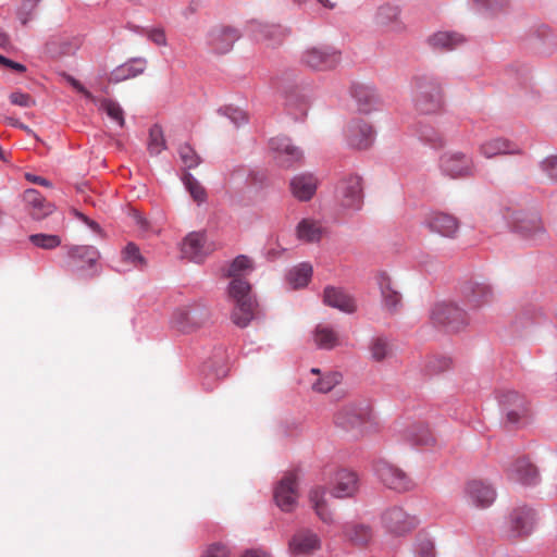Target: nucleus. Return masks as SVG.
I'll list each match as a JSON object with an SVG mask.
<instances>
[{"mask_svg": "<svg viewBox=\"0 0 557 557\" xmlns=\"http://www.w3.org/2000/svg\"><path fill=\"white\" fill-rule=\"evenodd\" d=\"M251 271V260L242 255L231 262L225 273L231 278L227 287L228 299L233 304L231 319L239 327H246L256 317L257 302L246 280Z\"/></svg>", "mask_w": 557, "mask_h": 557, "instance_id": "nucleus-1", "label": "nucleus"}, {"mask_svg": "<svg viewBox=\"0 0 557 557\" xmlns=\"http://www.w3.org/2000/svg\"><path fill=\"white\" fill-rule=\"evenodd\" d=\"M414 107L422 114H433L442 110L443 91L434 77L419 76L414 79Z\"/></svg>", "mask_w": 557, "mask_h": 557, "instance_id": "nucleus-2", "label": "nucleus"}, {"mask_svg": "<svg viewBox=\"0 0 557 557\" xmlns=\"http://www.w3.org/2000/svg\"><path fill=\"white\" fill-rule=\"evenodd\" d=\"M432 323L446 332L458 333L469 325L467 312L453 301L436 302L430 311Z\"/></svg>", "mask_w": 557, "mask_h": 557, "instance_id": "nucleus-3", "label": "nucleus"}, {"mask_svg": "<svg viewBox=\"0 0 557 557\" xmlns=\"http://www.w3.org/2000/svg\"><path fill=\"white\" fill-rule=\"evenodd\" d=\"M206 306L194 304L177 307L171 315V325L182 333L194 332L210 321Z\"/></svg>", "mask_w": 557, "mask_h": 557, "instance_id": "nucleus-4", "label": "nucleus"}, {"mask_svg": "<svg viewBox=\"0 0 557 557\" xmlns=\"http://www.w3.org/2000/svg\"><path fill=\"white\" fill-rule=\"evenodd\" d=\"M372 417V408L366 401H354L344 405L334 417L335 424L347 431L361 433V426Z\"/></svg>", "mask_w": 557, "mask_h": 557, "instance_id": "nucleus-5", "label": "nucleus"}, {"mask_svg": "<svg viewBox=\"0 0 557 557\" xmlns=\"http://www.w3.org/2000/svg\"><path fill=\"white\" fill-rule=\"evenodd\" d=\"M339 62L341 52L329 46L309 47L301 53V63L312 70H332Z\"/></svg>", "mask_w": 557, "mask_h": 557, "instance_id": "nucleus-6", "label": "nucleus"}, {"mask_svg": "<svg viewBox=\"0 0 557 557\" xmlns=\"http://www.w3.org/2000/svg\"><path fill=\"white\" fill-rule=\"evenodd\" d=\"M511 225L515 233L530 242H537L546 236L542 219L536 212H516Z\"/></svg>", "mask_w": 557, "mask_h": 557, "instance_id": "nucleus-7", "label": "nucleus"}, {"mask_svg": "<svg viewBox=\"0 0 557 557\" xmlns=\"http://www.w3.org/2000/svg\"><path fill=\"white\" fill-rule=\"evenodd\" d=\"M440 169L450 178H463L473 175L474 162L463 152L449 151L441 156Z\"/></svg>", "mask_w": 557, "mask_h": 557, "instance_id": "nucleus-8", "label": "nucleus"}, {"mask_svg": "<svg viewBox=\"0 0 557 557\" xmlns=\"http://www.w3.org/2000/svg\"><path fill=\"white\" fill-rule=\"evenodd\" d=\"M375 471L382 483L388 488L406 492L414 486L408 473L386 460L377 461Z\"/></svg>", "mask_w": 557, "mask_h": 557, "instance_id": "nucleus-9", "label": "nucleus"}, {"mask_svg": "<svg viewBox=\"0 0 557 557\" xmlns=\"http://www.w3.org/2000/svg\"><path fill=\"white\" fill-rule=\"evenodd\" d=\"M269 147L275 163L281 168L289 169L302 159L301 150L294 146L289 138H271Z\"/></svg>", "mask_w": 557, "mask_h": 557, "instance_id": "nucleus-10", "label": "nucleus"}, {"mask_svg": "<svg viewBox=\"0 0 557 557\" xmlns=\"http://www.w3.org/2000/svg\"><path fill=\"white\" fill-rule=\"evenodd\" d=\"M465 496L473 507L486 509L495 502L497 493L490 483L482 480H471L466 484Z\"/></svg>", "mask_w": 557, "mask_h": 557, "instance_id": "nucleus-11", "label": "nucleus"}, {"mask_svg": "<svg viewBox=\"0 0 557 557\" xmlns=\"http://www.w3.org/2000/svg\"><path fill=\"white\" fill-rule=\"evenodd\" d=\"M239 36V32L232 26L216 25L208 32L207 44L214 53L224 54L232 50Z\"/></svg>", "mask_w": 557, "mask_h": 557, "instance_id": "nucleus-12", "label": "nucleus"}, {"mask_svg": "<svg viewBox=\"0 0 557 557\" xmlns=\"http://www.w3.org/2000/svg\"><path fill=\"white\" fill-rule=\"evenodd\" d=\"M298 499V482L296 474L287 473L282 478L274 490V500L281 510L290 512L295 509Z\"/></svg>", "mask_w": 557, "mask_h": 557, "instance_id": "nucleus-13", "label": "nucleus"}, {"mask_svg": "<svg viewBox=\"0 0 557 557\" xmlns=\"http://www.w3.org/2000/svg\"><path fill=\"white\" fill-rule=\"evenodd\" d=\"M382 522L391 533L403 534L411 531L417 525L418 520L401 507L393 506L383 512Z\"/></svg>", "mask_w": 557, "mask_h": 557, "instance_id": "nucleus-14", "label": "nucleus"}, {"mask_svg": "<svg viewBox=\"0 0 557 557\" xmlns=\"http://www.w3.org/2000/svg\"><path fill=\"white\" fill-rule=\"evenodd\" d=\"M372 21L374 26L383 32L401 33L406 28L400 20L399 8L389 3L377 7Z\"/></svg>", "mask_w": 557, "mask_h": 557, "instance_id": "nucleus-15", "label": "nucleus"}, {"mask_svg": "<svg viewBox=\"0 0 557 557\" xmlns=\"http://www.w3.org/2000/svg\"><path fill=\"white\" fill-rule=\"evenodd\" d=\"M508 523L513 536L525 537L533 531L535 513L527 506L517 507L510 512Z\"/></svg>", "mask_w": 557, "mask_h": 557, "instance_id": "nucleus-16", "label": "nucleus"}, {"mask_svg": "<svg viewBox=\"0 0 557 557\" xmlns=\"http://www.w3.org/2000/svg\"><path fill=\"white\" fill-rule=\"evenodd\" d=\"M321 540L319 535L310 529H299L288 542L289 552L293 555H308L320 549Z\"/></svg>", "mask_w": 557, "mask_h": 557, "instance_id": "nucleus-17", "label": "nucleus"}, {"mask_svg": "<svg viewBox=\"0 0 557 557\" xmlns=\"http://www.w3.org/2000/svg\"><path fill=\"white\" fill-rule=\"evenodd\" d=\"M359 490V479L356 472L341 469L336 472L332 494L336 498L352 497Z\"/></svg>", "mask_w": 557, "mask_h": 557, "instance_id": "nucleus-18", "label": "nucleus"}, {"mask_svg": "<svg viewBox=\"0 0 557 557\" xmlns=\"http://www.w3.org/2000/svg\"><path fill=\"white\" fill-rule=\"evenodd\" d=\"M342 206L349 209H359L362 205V182L358 175H350L339 185Z\"/></svg>", "mask_w": 557, "mask_h": 557, "instance_id": "nucleus-19", "label": "nucleus"}, {"mask_svg": "<svg viewBox=\"0 0 557 557\" xmlns=\"http://www.w3.org/2000/svg\"><path fill=\"white\" fill-rule=\"evenodd\" d=\"M373 127L364 121L355 120L348 126V143L356 149H368L374 141Z\"/></svg>", "mask_w": 557, "mask_h": 557, "instance_id": "nucleus-20", "label": "nucleus"}, {"mask_svg": "<svg viewBox=\"0 0 557 557\" xmlns=\"http://www.w3.org/2000/svg\"><path fill=\"white\" fill-rule=\"evenodd\" d=\"M323 302L345 313H354L357 309L355 299L344 289L335 286H326L324 288Z\"/></svg>", "mask_w": 557, "mask_h": 557, "instance_id": "nucleus-21", "label": "nucleus"}, {"mask_svg": "<svg viewBox=\"0 0 557 557\" xmlns=\"http://www.w3.org/2000/svg\"><path fill=\"white\" fill-rule=\"evenodd\" d=\"M500 404L506 410L507 420L511 423H517L528 412L524 397L513 391L505 392L500 396Z\"/></svg>", "mask_w": 557, "mask_h": 557, "instance_id": "nucleus-22", "label": "nucleus"}, {"mask_svg": "<svg viewBox=\"0 0 557 557\" xmlns=\"http://www.w3.org/2000/svg\"><path fill=\"white\" fill-rule=\"evenodd\" d=\"M290 191L299 201H309L318 188V180L310 173L294 176L290 181Z\"/></svg>", "mask_w": 557, "mask_h": 557, "instance_id": "nucleus-23", "label": "nucleus"}, {"mask_svg": "<svg viewBox=\"0 0 557 557\" xmlns=\"http://www.w3.org/2000/svg\"><path fill=\"white\" fill-rule=\"evenodd\" d=\"M428 226L441 236L453 238L458 233L459 222L454 215L435 212L428 218Z\"/></svg>", "mask_w": 557, "mask_h": 557, "instance_id": "nucleus-24", "label": "nucleus"}, {"mask_svg": "<svg viewBox=\"0 0 557 557\" xmlns=\"http://www.w3.org/2000/svg\"><path fill=\"white\" fill-rule=\"evenodd\" d=\"M479 151L486 159H492L503 154L521 153V149L516 144L500 137L483 141L479 147Z\"/></svg>", "mask_w": 557, "mask_h": 557, "instance_id": "nucleus-25", "label": "nucleus"}, {"mask_svg": "<svg viewBox=\"0 0 557 557\" xmlns=\"http://www.w3.org/2000/svg\"><path fill=\"white\" fill-rule=\"evenodd\" d=\"M507 474L510 480L525 485L535 484L539 479L536 468L525 458L517 459L507 469Z\"/></svg>", "mask_w": 557, "mask_h": 557, "instance_id": "nucleus-26", "label": "nucleus"}, {"mask_svg": "<svg viewBox=\"0 0 557 557\" xmlns=\"http://www.w3.org/2000/svg\"><path fill=\"white\" fill-rule=\"evenodd\" d=\"M23 199L30 215L36 220L45 219L54 210V206L48 202L36 189L30 188L25 190Z\"/></svg>", "mask_w": 557, "mask_h": 557, "instance_id": "nucleus-27", "label": "nucleus"}, {"mask_svg": "<svg viewBox=\"0 0 557 557\" xmlns=\"http://www.w3.org/2000/svg\"><path fill=\"white\" fill-rule=\"evenodd\" d=\"M309 503L311 508L314 510L318 518L327 524L334 522L333 512L330 509L326 499V490L321 486H314L309 491L308 494Z\"/></svg>", "mask_w": 557, "mask_h": 557, "instance_id": "nucleus-28", "label": "nucleus"}, {"mask_svg": "<svg viewBox=\"0 0 557 557\" xmlns=\"http://www.w3.org/2000/svg\"><path fill=\"white\" fill-rule=\"evenodd\" d=\"M376 283L381 290L384 307L389 311H396L401 302V295L393 287L391 276L384 271L379 272Z\"/></svg>", "mask_w": 557, "mask_h": 557, "instance_id": "nucleus-29", "label": "nucleus"}, {"mask_svg": "<svg viewBox=\"0 0 557 557\" xmlns=\"http://www.w3.org/2000/svg\"><path fill=\"white\" fill-rule=\"evenodd\" d=\"M463 293L468 304L473 308L487 305L494 298L493 289L484 283H472L465 288Z\"/></svg>", "mask_w": 557, "mask_h": 557, "instance_id": "nucleus-30", "label": "nucleus"}, {"mask_svg": "<svg viewBox=\"0 0 557 557\" xmlns=\"http://www.w3.org/2000/svg\"><path fill=\"white\" fill-rule=\"evenodd\" d=\"M182 253L185 258L191 261H202L207 253L205 248V235L201 233L188 234L182 245Z\"/></svg>", "mask_w": 557, "mask_h": 557, "instance_id": "nucleus-31", "label": "nucleus"}, {"mask_svg": "<svg viewBox=\"0 0 557 557\" xmlns=\"http://www.w3.org/2000/svg\"><path fill=\"white\" fill-rule=\"evenodd\" d=\"M145 66L146 63L141 59H136L128 63L122 64L112 71L110 81L113 83H119L125 79L134 78L144 72Z\"/></svg>", "mask_w": 557, "mask_h": 557, "instance_id": "nucleus-32", "label": "nucleus"}, {"mask_svg": "<svg viewBox=\"0 0 557 557\" xmlns=\"http://www.w3.org/2000/svg\"><path fill=\"white\" fill-rule=\"evenodd\" d=\"M323 232L320 222L312 219H304L297 225V237L307 243L319 242Z\"/></svg>", "mask_w": 557, "mask_h": 557, "instance_id": "nucleus-33", "label": "nucleus"}, {"mask_svg": "<svg viewBox=\"0 0 557 557\" xmlns=\"http://www.w3.org/2000/svg\"><path fill=\"white\" fill-rule=\"evenodd\" d=\"M465 42V37L457 33L438 32L429 38V44L441 50H451Z\"/></svg>", "mask_w": 557, "mask_h": 557, "instance_id": "nucleus-34", "label": "nucleus"}, {"mask_svg": "<svg viewBox=\"0 0 557 557\" xmlns=\"http://www.w3.org/2000/svg\"><path fill=\"white\" fill-rule=\"evenodd\" d=\"M314 343L319 348L333 349L339 345L338 333L327 325L319 324L313 333Z\"/></svg>", "mask_w": 557, "mask_h": 557, "instance_id": "nucleus-35", "label": "nucleus"}, {"mask_svg": "<svg viewBox=\"0 0 557 557\" xmlns=\"http://www.w3.org/2000/svg\"><path fill=\"white\" fill-rule=\"evenodd\" d=\"M371 359L382 362L393 356V346L387 337L375 336L371 338L368 346Z\"/></svg>", "mask_w": 557, "mask_h": 557, "instance_id": "nucleus-36", "label": "nucleus"}, {"mask_svg": "<svg viewBox=\"0 0 557 557\" xmlns=\"http://www.w3.org/2000/svg\"><path fill=\"white\" fill-rule=\"evenodd\" d=\"M69 257L84 269L91 268L98 261L99 252L94 246H74L69 250Z\"/></svg>", "mask_w": 557, "mask_h": 557, "instance_id": "nucleus-37", "label": "nucleus"}, {"mask_svg": "<svg viewBox=\"0 0 557 557\" xmlns=\"http://www.w3.org/2000/svg\"><path fill=\"white\" fill-rule=\"evenodd\" d=\"M354 97L358 102V108L363 113H369L375 109L379 99L374 91L364 86H356L354 88Z\"/></svg>", "mask_w": 557, "mask_h": 557, "instance_id": "nucleus-38", "label": "nucleus"}, {"mask_svg": "<svg viewBox=\"0 0 557 557\" xmlns=\"http://www.w3.org/2000/svg\"><path fill=\"white\" fill-rule=\"evenodd\" d=\"M259 27V39L268 42L269 46H275L283 42L288 35V29L281 25H257Z\"/></svg>", "mask_w": 557, "mask_h": 557, "instance_id": "nucleus-39", "label": "nucleus"}, {"mask_svg": "<svg viewBox=\"0 0 557 557\" xmlns=\"http://www.w3.org/2000/svg\"><path fill=\"white\" fill-rule=\"evenodd\" d=\"M312 275V267L309 263H300L287 274V281L294 289L306 286Z\"/></svg>", "mask_w": 557, "mask_h": 557, "instance_id": "nucleus-40", "label": "nucleus"}, {"mask_svg": "<svg viewBox=\"0 0 557 557\" xmlns=\"http://www.w3.org/2000/svg\"><path fill=\"white\" fill-rule=\"evenodd\" d=\"M345 536L355 545H366L372 539L371 529L363 524H347L345 528Z\"/></svg>", "mask_w": 557, "mask_h": 557, "instance_id": "nucleus-41", "label": "nucleus"}, {"mask_svg": "<svg viewBox=\"0 0 557 557\" xmlns=\"http://www.w3.org/2000/svg\"><path fill=\"white\" fill-rule=\"evenodd\" d=\"M342 381V374L338 372H325L315 382L312 383L311 387L317 393H329Z\"/></svg>", "mask_w": 557, "mask_h": 557, "instance_id": "nucleus-42", "label": "nucleus"}, {"mask_svg": "<svg viewBox=\"0 0 557 557\" xmlns=\"http://www.w3.org/2000/svg\"><path fill=\"white\" fill-rule=\"evenodd\" d=\"M408 437L418 445H432L435 438L426 424L418 423L408 431Z\"/></svg>", "mask_w": 557, "mask_h": 557, "instance_id": "nucleus-43", "label": "nucleus"}, {"mask_svg": "<svg viewBox=\"0 0 557 557\" xmlns=\"http://www.w3.org/2000/svg\"><path fill=\"white\" fill-rule=\"evenodd\" d=\"M166 148L161 126L153 125L149 131L148 150L150 154H159Z\"/></svg>", "mask_w": 557, "mask_h": 557, "instance_id": "nucleus-44", "label": "nucleus"}, {"mask_svg": "<svg viewBox=\"0 0 557 557\" xmlns=\"http://www.w3.org/2000/svg\"><path fill=\"white\" fill-rule=\"evenodd\" d=\"M184 182L186 188L188 189L190 196L195 201L201 203L207 198V193L205 188L200 185V183L189 173L185 174Z\"/></svg>", "mask_w": 557, "mask_h": 557, "instance_id": "nucleus-45", "label": "nucleus"}, {"mask_svg": "<svg viewBox=\"0 0 557 557\" xmlns=\"http://www.w3.org/2000/svg\"><path fill=\"white\" fill-rule=\"evenodd\" d=\"M29 240L41 249H54L61 245V238L51 234H34L29 236Z\"/></svg>", "mask_w": 557, "mask_h": 557, "instance_id": "nucleus-46", "label": "nucleus"}, {"mask_svg": "<svg viewBox=\"0 0 557 557\" xmlns=\"http://www.w3.org/2000/svg\"><path fill=\"white\" fill-rule=\"evenodd\" d=\"M122 255L123 259L132 263L134 267L143 268L144 265H146V261L141 256L139 248L133 243L126 245V247L123 249Z\"/></svg>", "mask_w": 557, "mask_h": 557, "instance_id": "nucleus-47", "label": "nucleus"}, {"mask_svg": "<svg viewBox=\"0 0 557 557\" xmlns=\"http://www.w3.org/2000/svg\"><path fill=\"white\" fill-rule=\"evenodd\" d=\"M101 108L106 111L108 116L116 122L120 126L124 125V114L119 103L104 99L101 101Z\"/></svg>", "mask_w": 557, "mask_h": 557, "instance_id": "nucleus-48", "label": "nucleus"}, {"mask_svg": "<svg viewBox=\"0 0 557 557\" xmlns=\"http://www.w3.org/2000/svg\"><path fill=\"white\" fill-rule=\"evenodd\" d=\"M182 162L186 168L193 169L200 163V159L196 151L188 145H184L178 150Z\"/></svg>", "mask_w": 557, "mask_h": 557, "instance_id": "nucleus-49", "label": "nucleus"}, {"mask_svg": "<svg viewBox=\"0 0 557 557\" xmlns=\"http://www.w3.org/2000/svg\"><path fill=\"white\" fill-rule=\"evenodd\" d=\"M426 367L432 373H441L450 369L451 359L445 356H435L428 361Z\"/></svg>", "mask_w": 557, "mask_h": 557, "instance_id": "nucleus-50", "label": "nucleus"}, {"mask_svg": "<svg viewBox=\"0 0 557 557\" xmlns=\"http://www.w3.org/2000/svg\"><path fill=\"white\" fill-rule=\"evenodd\" d=\"M421 138L435 149H440L445 145L444 136L441 133L433 129L422 131Z\"/></svg>", "mask_w": 557, "mask_h": 557, "instance_id": "nucleus-51", "label": "nucleus"}, {"mask_svg": "<svg viewBox=\"0 0 557 557\" xmlns=\"http://www.w3.org/2000/svg\"><path fill=\"white\" fill-rule=\"evenodd\" d=\"M10 102L22 108H30L35 106V100L29 94L14 91L9 96Z\"/></svg>", "mask_w": 557, "mask_h": 557, "instance_id": "nucleus-52", "label": "nucleus"}, {"mask_svg": "<svg viewBox=\"0 0 557 557\" xmlns=\"http://www.w3.org/2000/svg\"><path fill=\"white\" fill-rule=\"evenodd\" d=\"M38 2L39 0H24L18 12V18L23 25H25L30 20L32 12Z\"/></svg>", "mask_w": 557, "mask_h": 557, "instance_id": "nucleus-53", "label": "nucleus"}, {"mask_svg": "<svg viewBox=\"0 0 557 557\" xmlns=\"http://www.w3.org/2000/svg\"><path fill=\"white\" fill-rule=\"evenodd\" d=\"M542 169L550 180L557 181V157H549L542 162Z\"/></svg>", "mask_w": 557, "mask_h": 557, "instance_id": "nucleus-54", "label": "nucleus"}, {"mask_svg": "<svg viewBox=\"0 0 557 557\" xmlns=\"http://www.w3.org/2000/svg\"><path fill=\"white\" fill-rule=\"evenodd\" d=\"M202 557H228V549L221 544H212L207 548Z\"/></svg>", "mask_w": 557, "mask_h": 557, "instance_id": "nucleus-55", "label": "nucleus"}, {"mask_svg": "<svg viewBox=\"0 0 557 557\" xmlns=\"http://www.w3.org/2000/svg\"><path fill=\"white\" fill-rule=\"evenodd\" d=\"M148 38L154 42L158 46H165L166 45V37L165 33L162 28H153L150 29L148 33Z\"/></svg>", "mask_w": 557, "mask_h": 557, "instance_id": "nucleus-56", "label": "nucleus"}, {"mask_svg": "<svg viewBox=\"0 0 557 557\" xmlns=\"http://www.w3.org/2000/svg\"><path fill=\"white\" fill-rule=\"evenodd\" d=\"M227 115L236 126H239L243 123L247 122V114L240 109L230 108L227 109Z\"/></svg>", "mask_w": 557, "mask_h": 557, "instance_id": "nucleus-57", "label": "nucleus"}, {"mask_svg": "<svg viewBox=\"0 0 557 557\" xmlns=\"http://www.w3.org/2000/svg\"><path fill=\"white\" fill-rule=\"evenodd\" d=\"M418 557H435L434 545L431 541L425 540L420 543Z\"/></svg>", "mask_w": 557, "mask_h": 557, "instance_id": "nucleus-58", "label": "nucleus"}, {"mask_svg": "<svg viewBox=\"0 0 557 557\" xmlns=\"http://www.w3.org/2000/svg\"><path fill=\"white\" fill-rule=\"evenodd\" d=\"M69 82L79 94L90 100H95L94 96L77 79L69 77Z\"/></svg>", "mask_w": 557, "mask_h": 557, "instance_id": "nucleus-59", "label": "nucleus"}, {"mask_svg": "<svg viewBox=\"0 0 557 557\" xmlns=\"http://www.w3.org/2000/svg\"><path fill=\"white\" fill-rule=\"evenodd\" d=\"M0 63L5 65V66H8V67H10V69H12V70L21 72V73L26 71V67L23 64L14 62V61H12L10 59H7V58H4L1 54H0Z\"/></svg>", "mask_w": 557, "mask_h": 557, "instance_id": "nucleus-60", "label": "nucleus"}, {"mask_svg": "<svg viewBox=\"0 0 557 557\" xmlns=\"http://www.w3.org/2000/svg\"><path fill=\"white\" fill-rule=\"evenodd\" d=\"M25 177L30 183H34V184H37V185H41V186H47V187L51 186L50 182L47 181L46 178L41 177V176H37V175H34V174L27 173L25 175Z\"/></svg>", "mask_w": 557, "mask_h": 557, "instance_id": "nucleus-61", "label": "nucleus"}, {"mask_svg": "<svg viewBox=\"0 0 557 557\" xmlns=\"http://www.w3.org/2000/svg\"><path fill=\"white\" fill-rule=\"evenodd\" d=\"M242 557H270V555L261 549L247 550Z\"/></svg>", "mask_w": 557, "mask_h": 557, "instance_id": "nucleus-62", "label": "nucleus"}, {"mask_svg": "<svg viewBox=\"0 0 557 557\" xmlns=\"http://www.w3.org/2000/svg\"><path fill=\"white\" fill-rule=\"evenodd\" d=\"M9 123L13 126L24 129L28 134L33 133L28 126L24 125L23 123H20L17 120L9 119Z\"/></svg>", "mask_w": 557, "mask_h": 557, "instance_id": "nucleus-63", "label": "nucleus"}, {"mask_svg": "<svg viewBox=\"0 0 557 557\" xmlns=\"http://www.w3.org/2000/svg\"><path fill=\"white\" fill-rule=\"evenodd\" d=\"M317 1L326 9H334L338 2V0H317Z\"/></svg>", "mask_w": 557, "mask_h": 557, "instance_id": "nucleus-64", "label": "nucleus"}]
</instances>
